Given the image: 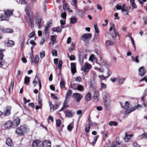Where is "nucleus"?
Wrapping results in <instances>:
<instances>
[{
  "label": "nucleus",
  "mask_w": 147,
  "mask_h": 147,
  "mask_svg": "<svg viewBox=\"0 0 147 147\" xmlns=\"http://www.w3.org/2000/svg\"><path fill=\"white\" fill-rule=\"evenodd\" d=\"M20 120L19 117H17L13 122L8 121L6 122L4 124V126L5 128H14L17 127L20 124Z\"/></svg>",
  "instance_id": "nucleus-1"
},
{
  "label": "nucleus",
  "mask_w": 147,
  "mask_h": 147,
  "mask_svg": "<svg viewBox=\"0 0 147 147\" xmlns=\"http://www.w3.org/2000/svg\"><path fill=\"white\" fill-rule=\"evenodd\" d=\"M110 28L109 29L110 31H111L113 29L114 33H112L111 34L112 36V38L114 42L115 41V37L117 36H118L119 37H120L119 33L118 32L117 30L115 28V24L111 22L110 23Z\"/></svg>",
  "instance_id": "nucleus-2"
},
{
  "label": "nucleus",
  "mask_w": 147,
  "mask_h": 147,
  "mask_svg": "<svg viewBox=\"0 0 147 147\" xmlns=\"http://www.w3.org/2000/svg\"><path fill=\"white\" fill-rule=\"evenodd\" d=\"M29 131V129L24 126H21L20 127L17 128L16 130V134L22 136L25 133Z\"/></svg>",
  "instance_id": "nucleus-3"
},
{
  "label": "nucleus",
  "mask_w": 147,
  "mask_h": 147,
  "mask_svg": "<svg viewBox=\"0 0 147 147\" xmlns=\"http://www.w3.org/2000/svg\"><path fill=\"white\" fill-rule=\"evenodd\" d=\"M102 97L104 102L105 103L110 102L111 100V97L108 92L104 91L102 92Z\"/></svg>",
  "instance_id": "nucleus-4"
},
{
  "label": "nucleus",
  "mask_w": 147,
  "mask_h": 147,
  "mask_svg": "<svg viewBox=\"0 0 147 147\" xmlns=\"http://www.w3.org/2000/svg\"><path fill=\"white\" fill-rule=\"evenodd\" d=\"M11 108L10 106L6 107L4 109L2 114L4 116H8L11 113Z\"/></svg>",
  "instance_id": "nucleus-5"
},
{
  "label": "nucleus",
  "mask_w": 147,
  "mask_h": 147,
  "mask_svg": "<svg viewBox=\"0 0 147 147\" xmlns=\"http://www.w3.org/2000/svg\"><path fill=\"white\" fill-rule=\"evenodd\" d=\"M82 95L77 93H75L73 94V97L76 99L78 102H79L82 98Z\"/></svg>",
  "instance_id": "nucleus-6"
},
{
  "label": "nucleus",
  "mask_w": 147,
  "mask_h": 147,
  "mask_svg": "<svg viewBox=\"0 0 147 147\" xmlns=\"http://www.w3.org/2000/svg\"><path fill=\"white\" fill-rule=\"evenodd\" d=\"M41 21L42 18L40 17L39 16L37 18H36V21L35 22L36 24L38 26V29H40L41 27Z\"/></svg>",
  "instance_id": "nucleus-7"
},
{
  "label": "nucleus",
  "mask_w": 147,
  "mask_h": 147,
  "mask_svg": "<svg viewBox=\"0 0 147 147\" xmlns=\"http://www.w3.org/2000/svg\"><path fill=\"white\" fill-rule=\"evenodd\" d=\"M0 32L4 33H12L13 31L12 29L9 28H3V27L0 26Z\"/></svg>",
  "instance_id": "nucleus-8"
},
{
  "label": "nucleus",
  "mask_w": 147,
  "mask_h": 147,
  "mask_svg": "<svg viewBox=\"0 0 147 147\" xmlns=\"http://www.w3.org/2000/svg\"><path fill=\"white\" fill-rule=\"evenodd\" d=\"M38 81L39 82V90H40L41 87V84L40 83V80H39L38 77L37 76V75H36L35 77L34 80L33 82V83L34 86H36V84L37 83Z\"/></svg>",
  "instance_id": "nucleus-9"
},
{
  "label": "nucleus",
  "mask_w": 147,
  "mask_h": 147,
  "mask_svg": "<svg viewBox=\"0 0 147 147\" xmlns=\"http://www.w3.org/2000/svg\"><path fill=\"white\" fill-rule=\"evenodd\" d=\"M42 144L41 142L38 140H36L33 142L32 146V147H40Z\"/></svg>",
  "instance_id": "nucleus-10"
},
{
  "label": "nucleus",
  "mask_w": 147,
  "mask_h": 147,
  "mask_svg": "<svg viewBox=\"0 0 147 147\" xmlns=\"http://www.w3.org/2000/svg\"><path fill=\"white\" fill-rule=\"evenodd\" d=\"M93 98L94 101L97 102L99 99V92L98 91H95L94 95Z\"/></svg>",
  "instance_id": "nucleus-11"
},
{
  "label": "nucleus",
  "mask_w": 147,
  "mask_h": 147,
  "mask_svg": "<svg viewBox=\"0 0 147 147\" xmlns=\"http://www.w3.org/2000/svg\"><path fill=\"white\" fill-rule=\"evenodd\" d=\"M38 104L39 105L36 106L35 107V109L36 110H38L40 109L41 108L42 106V104L41 103V102L42 101V99L41 98L40 93L39 94L38 96Z\"/></svg>",
  "instance_id": "nucleus-12"
},
{
  "label": "nucleus",
  "mask_w": 147,
  "mask_h": 147,
  "mask_svg": "<svg viewBox=\"0 0 147 147\" xmlns=\"http://www.w3.org/2000/svg\"><path fill=\"white\" fill-rule=\"evenodd\" d=\"M90 67L91 65L90 64L86 63L85 65L82 67V70H83L85 72H88Z\"/></svg>",
  "instance_id": "nucleus-13"
},
{
  "label": "nucleus",
  "mask_w": 147,
  "mask_h": 147,
  "mask_svg": "<svg viewBox=\"0 0 147 147\" xmlns=\"http://www.w3.org/2000/svg\"><path fill=\"white\" fill-rule=\"evenodd\" d=\"M91 34H85L82 36L81 39L83 41H85L89 38L91 36Z\"/></svg>",
  "instance_id": "nucleus-14"
},
{
  "label": "nucleus",
  "mask_w": 147,
  "mask_h": 147,
  "mask_svg": "<svg viewBox=\"0 0 147 147\" xmlns=\"http://www.w3.org/2000/svg\"><path fill=\"white\" fill-rule=\"evenodd\" d=\"M5 50V49L0 50V67H1L3 65L2 60L4 55L2 52Z\"/></svg>",
  "instance_id": "nucleus-15"
},
{
  "label": "nucleus",
  "mask_w": 147,
  "mask_h": 147,
  "mask_svg": "<svg viewBox=\"0 0 147 147\" xmlns=\"http://www.w3.org/2000/svg\"><path fill=\"white\" fill-rule=\"evenodd\" d=\"M138 72L139 76H142L145 74L146 70L143 67H142L139 68Z\"/></svg>",
  "instance_id": "nucleus-16"
},
{
  "label": "nucleus",
  "mask_w": 147,
  "mask_h": 147,
  "mask_svg": "<svg viewBox=\"0 0 147 147\" xmlns=\"http://www.w3.org/2000/svg\"><path fill=\"white\" fill-rule=\"evenodd\" d=\"M49 23H47L46 24V25L45 27V28L44 30V32L46 35L49 33L48 31L50 27L49 24H51V21H49Z\"/></svg>",
  "instance_id": "nucleus-17"
},
{
  "label": "nucleus",
  "mask_w": 147,
  "mask_h": 147,
  "mask_svg": "<svg viewBox=\"0 0 147 147\" xmlns=\"http://www.w3.org/2000/svg\"><path fill=\"white\" fill-rule=\"evenodd\" d=\"M42 147H51V142L49 140H47L42 143Z\"/></svg>",
  "instance_id": "nucleus-18"
},
{
  "label": "nucleus",
  "mask_w": 147,
  "mask_h": 147,
  "mask_svg": "<svg viewBox=\"0 0 147 147\" xmlns=\"http://www.w3.org/2000/svg\"><path fill=\"white\" fill-rule=\"evenodd\" d=\"M71 68L72 73L74 74L76 72V65L74 63H71Z\"/></svg>",
  "instance_id": "nucleus-19"
},
{
  "label": "nucleus",
  "mask_w": 147,
  "mask_h": 147,
  "mask_svg": "<svg viewBox=\"0 0 147 147\" xmlns=\"http://www.w3.org/2000/svg\"><path fill=\"white\" fill-rule=\"evenodd\" d=\"M121 11L123 12L125 15H128V12L127 11V8L125 6V5L124 4L122 6Z\"/></svg>",
  "instance_id": "nucleus-20"
},
{
  "label": "nucleus",
  "mask_w": 147,
  "mask_h": 147,
  "mask_svg": "<svg viewBox=\"0 0 147 147\" xmlns=\"http://www.w3.org/2000/svg\"><path fill=\"white\" fill-rule=\"evenodd\" d=\"M6 144L9 146L11 147L13 146L12 141L10 138H8L7 139L6 141Z\"/></svg>",
  "instance_id": "nucleus-21"
},
{
  "label": "nucleus",
  "mask_w": 147,
  "mask_h": 147,
  "mask_svg": "<svg viewBox=\"0 0 147 147\" xmlns=\"http://www.w3.org/2000/svg\"><path fill=\"white\" fill-rule=\"evenodd\" d=\"M4 13L6 17L8 18L10 16H12L13 14V12L10 10H7L5 11Z\"/></svg>",
  "instance_id": "nucleus-22"
},
{
  "label": "nucleus",
  "mask_w": 147,
  "mask_h": 147,
  "mask_svg": "<svg viewBox=\"0 0 147 147\" xmlns=\"http://www.w3.org/2000/svg\"><path fill=\"white\" fill-rule=\"evenodd\" d=\"M125 137L124 139V140L125 142H128L130 140V138L133 136V134H131L130 135H127V133L125 134Z\"/></svg>",
  "instance_id": "nucleus-23"
},
{
  "label": "nucleus",
  "mask_w": 147,
  "mask_h": 147,
  "mask_svg": "<svg viewBox=\"0 0 147 147\" xmlns=\"http://www.w3.org/2000/svg\"><path fill=\"white\" fill-rule=\"evenodd\" d=\"M72 93V91L71 90H69L67 92L66 95L65 99L69 100L70 99L69 96Z\"/></svg>",
  "instance_id": "nucleus-24"
},
{
  "label": "nucleus",
  "mask_w": 147,
  "mask_h": 147,
  "mask_svg": "<svg viewBox=\"0 0 147 147\" xmlns=\"http://www.w3.org/2000/svg\"><path fill=\"white\" fill-rule=\"evenodd\" d=\"M63 9L64 10H67L69 12H72V10H71L70 8H69V6L67 4H65L63 6Z\"/></svg>",
  "instance_id": "nucleus-25"
},
{
  "label": "nucleus",
  "mask_w": 147,
  "mask_h": 147,
  "mask_svg": "<svg viewBox=\"0 0 147 147\" xmlns=\"http://www.w3.org/2000/svg\"><path fill=\"white\" fill-rule=\"evenodd\" d=\"M68 100H69L65 99L63 104V106L62 107V109H64L68 107L69 105L68 104Z\"/></svg>",
  "instance_id": "nucleus-26"
},
{
  "label": "nucleus",
  "mask_w": 147,
  "mask_h": 147,
  "mask_svg": "<svg viewBox=\"0 0 147 147\" xmlns=\"http://www.w3.org/2000/svg\"><path fill=\"white\" fill-rule=\"evenodd\" d=\"M74 89L75 90L77 89L80 91H82L84 90V88L82 86L80 85H78L77 86V88L74 87Z\"/></svg>",
  "instance_id": "nucleus-27"
},
{
  "label": "nucleus",
  "mask_w": 147,
  "mask_h": 147,
  "mask_svg": "<svg viewBox=\"0 0 147 147\" xmlns=\"http://www.w3.org/2000/svg\"><path fill=\"white\" fill-rule=\"evenodd\" d=\"M91 94L90 92L88 93L85 97V99L87 101H90L91 99Z\"/></svg>",
  "instance_id": "nucleus-28"
},
{
  "label": "nucleus",
  "mask_w": 147,
  "mask_h": 147,
  "mask_svg": "<svg viewBox=\"0 0 147 147\" xmlns=\"http://www.w3.org/2000/svg\"><path fill=\"white\" fill-rule=\"evenodd\" d=\"M83 55L81 53H80L79 54V61L81 65H82L83 63Z\"/></svg>",
  "instance_id": "nucleus-29"
},
{
  "label": "nucleus",
  "mask_w": 147,
  "mask_h": 147,
  "mask_svg": "<svg viewBox=\"0 0 147 147\" xmlns=\"http://www.w3.org/2000/svg\"><path fill=\"white\" fill-rule=\"evenodd\" d=\"M14 44V42L12 40H9L6 43V45L7 47H12Z\"/></svg>",
  "instance_id": "nucleus-30"
},
{
  "label": "nucleus",
  "mask_w": 147,
  "mask_h": 147,
  "mask_svg": "<svg viewBox=\"0 0 147 147\" xmlns=\"http://www.w3.org/2000/svg\"><path fill=\"white\" fill-rule=\"evenodd\" d=\"M30 78L27 76H26L24 78V84L26 85H28L30 82Z\"/></svg>",
  "instance_id": "nucleus-31"
},
{
  "label": "nucleus",
  "mask_w": 147,
  "mask_h": 147,
  "mask_svg": "<svg viewBox=\"0 0 147 147\" xmlns=\"http://www.w3.org/2000/svg\"><path fill=\"white\" fill-rule=\"evenodd\" d=\"M56 36L55 35H51V40L52 42V44H53L55 42H56Z\"/></svg>",
  "instance_id": "nucleus-32"
},
{
  "label": "nucleus",
  "mask_w": 147,
  "mask_h": 147,
  "mask_svg": "<svg viewBox=\"0 0 147 147\" xmlns=\"http://www.w3.org/2000/svg\"><path fill=\"white\" fill-rule=\"evenodd\" d=\"M114 42L109 40H107L106 41L105 45L106 46L113 45H114Z\"/></svg>",
  "instance_id": "nucleus-33"
},
{
  "label": "nucleus",
  "mask_w": 147,
  "mask_h": 147,
  "mask_svg": "<svg viewBox=\"0 0 147 147\" xmlns=\"http://www.w3.org/2000/svg\"><path fill=\"white\" fill-rule=\"evenodd\" d=\"M14 84V81H12L11 82L10 86L9 87V92H10L11 91L13 90V88Z\"/></svg>",
  "instance_id": "nucleus-34"
},
{
  "label": "nucleus",
  "mask_w": 147,
  "mask_h": 147,
  "mask_svg": "<svg viewBox=\"0 0 147 147\" xmlns=\"http://www.w3.org/2000/svg\"><path fill=\"white\" fill-rule=\"evenodd\" d=\"M139 107L141 108L142 107V106L140 105H138L137 106L131 108L130 109V110L132 112L133 111H134L136 109H138Z\"/></svg>",
  "instance_id": "nucleus-35"
},
{
  "label": "nucleus",
  "mask_w": 147,
  "mask_h": 147,
  "mask_svg": "<svg viewBox=\"0 0 147 147\" xmlns=\"http://www.w3.org/2000/svg\"><path fill=\"white\" fill-rule=\"evenodd\" d=\"M125 80L124 78H119L118 79V83L119 85H121L123 84V82Z\"/></svg>",
  "instance_id": "nucleus-36"
},
{
  "label": "nucleus",
  "mask_w": 147,
  "mask_h": 147,
  "mask_svg": "<svg viewBox=\"0 0 147 147\" xmlns=\"http://www.w3.org/2000/svg\"><path fill=\"white\" fill-rule=\"evenodd\" d=\"M60 87L61 88H64L65 90L66 89L65 87V84L63 80H61L60 82Z\"/></svg>",
  "instance_id": "nucleus-37"
},
{
  "label": "nucleus",
  "mask_w": 147,
  "mask_h": 147,
  "mask_svg": "<svg viewBox=\"0 0 147 147\" xmlns=\"http://www.w3.org/2000/svg\"><path fill=\"white\" fill-rule=\"evenodd\" d=\"M65 116L68 117H71L72 116L71 113L69 111H66L65 112Z\"/></svg>",
  "instance_id": "nucleus-38"
},
{
  "label": "nucleus",
  "mask_w": 147,
  "mask_h": 147,
  "mask_svg": "<svg viewBox=\"0 0 147 147\" xmlns=\"http://www.w3.org/2000/svg\"><path fill=\"white\" fill-rule=\"evenodd\" d=\"M75 49V44L73 43L72 42L71 44V46L70 47L69 51L70 52H71L72 51L74 50Z\"/></svg>",
  "instance_id": "nucleus-39"
},
{
  "label": "nucleus",
  "mask_w": 147,
  "mask_h": 147,
  "mask_svg": "<svg viewBox=\"0 0 147 147\" xmlns=\"http://www.w3.org/2000/svg\"><path fill=\"white\" fill-rule=\"evenodd\" d=\"M109 125L111 126L112 125L117 126L118 125V123L115 121H111L109 122Z\"/></svg>",
  "instance_id": "nucleus-40"
},
{
  "label": "nucleus",
  "mask_w": 147,
  "mask_h": 147,
  "mask_svg": "<svg viewBox=\"0 0 147 147\" xmlns=\"http://www.w3.org/2000/svg\"><path fill=\"white\" fill-rule=\"evenodd\" d=\"M27 15L30 16V12L31 11V9L29 7L27 6L25 9Z\"/></svg>",
  "instance_id": "nucleus-41"
},
{
  "label": "nucleus",
  "mask_w": 147,
  "mask_h": 147,
  "mask_svg": "<svg viewBox=\"0 0 147 147\" xmlns=\"http://www.w3.org/2000/svg\"><path fill=\"white\" fill-rule=\"evenodd\" d=\"M77 21V19L75 18H70V22L72 24H75Z\"/></svg>",
  "instance_id": "nucleus-42"
},
{
  "label": "nucleus",
  "mask_w": 147,
  "mask_h": 147,
  "mask_svg": "<svg viewBox=\"0 0 147 147\" xmlns=\"http://www.w3.org/2000/svg\"><path fill=\"white\" fill-rule=\"evenodd\" d=\"M64 28V27L62 26H59L56 28V32H61V29Z\"/></svg>",
  "instance_id": "nucleus-43"
},
{
  "label": "nucleus",
  "mask_w": 147,
  "mask_h": 147,
  "mask_svg": "<svg viewBox=\"0 0 147 147\" xmlns=\"http://www.w3.org/2000/svg\"><path fill=\"white\" fill-rule=\"evenodd\" d=\"M0 18L2 20H8L9 19L8 18L6 17L5 15H1Z\"/></svg>",
  "instance_id": "nucleus-44"
},
{
  "label": "nucleus",
  "mask_w": 147,
  "mask_h": 147,
  "mask_svg": "<svg viewBox=\"0 0 147 147\" xmlns=\"http://www.w3.org/2000/svg\"><path fill=\"white\" fill-rule=\"evenodd\" d=\"M40 58L42 59L45 57V52L44 51H42L40 53Z\"/></svg>",
  "instance_id": "nucleus-45"
},
{
  "label": "nucleus",
  "mask_w": 147,
  "mask_h": 147,
  "mask_svg": "<svg viewBox=\"0 0 147 147\" xmlns=\"http://www.w3.org/2000/svg\"><path fill=\"white\" fill-rule=\"evenodd\" d=\"M96 58L93 55H91L89 58V60L92 61H93V60H96Z\"/></svg>",
  "instance_id": "nucleus-46"
},
{
  "label": "nucleus",
  "mask_w": 147,
  "mask_h": 147,
  "mask_svg": "<svg viewBox=\"0 0 147 147\" xmlns=\"http://www.w3.org/2000/svg\"><path fill=\"white\" fill-rule=\"evenodd\" d=\"M116 8L117 10L121 9L122 6L121 5V3H119L116 6Z\"/></svg>",
  "instance_id": "nucleus-47"
},
{
  "label": "nucleus",
  "mask_w": 147,
  "mask_h": 147,
  "mask_svg": "<svg viewBox=\"0 0 147 147\" xmlns=\"http://www.w3.org/2000/svg\"><path fill=\"white\" fill-rule=\"evenodd\" d=\"M39 56L38 55H36L35 57V59L34 60V63H38L39 61Z\"/></svg>",
  "instance_id": "nucleus-48"
},
{
  "label": "nucleus",
  "mask_w": 147,
  "mask_h": 147,
  "mask_svg": "<svg viewBox=\"0 0 147 147\" xmlns=\"http://www.w3.org/2000/svg\"><path fill=\"white\" fill-rule=\"evenodd\" d=\"M51 52L53 56H57V51L56 50H53Z\"/></svg>",
  "instance_id": "nucleus-49"
},
{
  "label": "nucleus",
  "mask_w": 147,
  "mask_h": 147,
  "mask_svg": "<svg viewBox=\"0 0 147 147\" xmlns=\"http://www.w3.org/2000/svg\"><path fill=\"white\" fill-rule=\"evenodd\" d=\"M94 29L95 30L96 32L98 34V33L99 32V30H98V26H97V24H94Z\"/></svg>",
  "instance_id": "nucleus-50"
},
{
  "label": "nucleus",
  "mask_w": 147,
  "mask_h": 147,
  "mask_svg": "<svg viewBox=\"0 0 147 147\" xmlns=\"http://www.w3.org/2000/svg\"><path fill=\"white\" fill-rule=\"evenodd\" d=\"M129 106V102L127 101L125 102V105L124 107L125 109H127L128 108V107Z\"/></svg>",
  "instance_id": "nucleus-51"
},
{
  "label": "nucleus",
  "mask_w": 147,
  "mask_h": 147,
  "mask_svg": "<svg viewBox=\"0 0 147 147\" xmlns=\"http://www.w3.org/2000/svg\"><path fill=\"white\" fill-rule=\"evenodd\" d=\"M73 124L72 123L68 125L67 129L69 130H71L73 128Z\"/></svg>",
  "instance_id": "nucleus-52"
},
{
  "label": "nucleus",
  "mask_w": 147,
  "mask_h": 147,
  "mask_svg": "<svg viewBox=\"0 0 147 147\" xmlns=\"http://www.w3.org/2000/svg\"><path fill=\"white\" fill-rule=\"evenodd\" d=\"M56 124L58 127L60 126L61 124V121L60 119H58L56 121Z\"/></svg>",
  "instance_id": "nucleus-53"
},
{
  "label": "nucleus",
  "mask_w": 147,
  "mask_h": 147,
  "mask_svg": "<svg viewBox=\"0 0 147 147\" xmlns=\"http://www.w3.org/2000/svg\"><path fill=\"white\" fill-rule=\"evenodd\" d=\"M90 125H87L86 126L85 129V131L86 132H87L89 131L90 129Z\"/></svg>",
  "instance_id": "nucleus-54"
},
{
  "label": "nucleus",
  "mask_w": 147,
  "mask_h": 147,
  "mask_svg": "<svg viewBox=\"0 0 147 147\" xmlns=\"http://www.w3.org/2000/svg\"><path fill=\"white\" fill-rule=\"evenodd\" d=\"M62 63L63 62L62 61H59V65L58 66L59 69H61L62 65Z\"/></svg>",
  "instance_id": "nucleus-55"
},
{
  "label": "nucleus",
  "mask_w": 147,
  "mask_h": 147,
  "mask_svg": "<svg viewBox=\"0 0 147 147\" xmlns=\"http://www.w3.org/2000/svg\"><path fill=\"white\" fill-rule=\"evenodd\" d=\"M131 57L132 58V60L134 61H135L136 62V63H138L139 61L138 60V56H137L136 58H135V60H134L133 57Z\"/></svg>",
  "instance_id": "nucleus-56"
},
{
  "label": "nucleus",
  "mask_w": 147,
  "mask_h": 147,
  "mask_svg": "<svg viewBox=\"0 0 147 147\" xmlns=\"http://www.w3.org/2000/svg\"><path fill=\"white\" fill-rule=\"evenodd\" d=\"M49 105L50 107V109L51 110V109H53V111H54V105H53L52 104V102L51 101H50L49 102Z\"/></svg>",
  "instance_id": "nucleus-57"
},
{
  "label": "nucleus",
  "mask_w": 147,
  "mask_h": 147,
  "mask_svg": "<svg viewBox=\"0 0 147 147\" xmlns=\"http://www.w3.org/2000/svg\"><path fill=\"white\" fill-rule=\"evenodd\" d=\"M97 137L96 136H95L94 138V140L92 142V145L94 146V144L96 143L97 141Z\"/></svg>",
  "instance_id": "nucleus-58"
},
{
  "label": "nucleus",
  "mask_w": 147,
  "mask_h": 147,
  "mask_svg": "<svg viewBox=\"0 0 147 147\" xmlns=\"http://www.w3.org/2000/svg\"><path fill=\"white\" fill-rule=\"evenodd\" d=\"M68 57H69V59L71 60H74L75 58V56L73 55H71L70 57L69 56Z\"/></svg>",
  "instance_id": "nucleus-59"
},
{
  "label": "nucleus",
  "mask_w": 147,
  "mask_h": 147,
  "mask_svg": "<svg viewBox=\"0 0 147 147\" xmlns=\"http://www.w3.org/2000/svg\"><path fill=\"white\" fill-rule=\"evenodd\" d=\"M30 44L32 45L33 46H35L36 44L35 42L33 40H31L30 41Z\"/></svg>",
  "instance_id": "nucleus-60"
},
{
  "label": "nucleus",
  "mask_w": 147,
  "mask_h": 147,
  "mask_svg": "<svg viewBox=\"0 0 147 147\" xmlns=\"http://www.w3.org/2000/svg\"><path fill=\"white\" fill-rule=\"evenodd\" d=\"M77 0H72V1L74 4V5L76 8H77Z\"/></svg>",
  "instance_id": "nucleus-61"
},
{
  "label": "nucleus",
  "mask_w": 147,
  "mask_h": 147,
  "mask_svg": "<svg viewBox=\"0 0 147 147\" xmlns=\"http://www.w3.org/2000/svg\"><path fill=\"white\" fill-rule=\"evenodd\" d=\"M35 34L34 32L31 33L29 35V37L30 38H32L34 36Z\"/></svg>",
  "instance_id": "nucleus-62"
},
{
  "label": "nucleus",
  "mask_w": 147,
  "mask_h": 147,
  "mask_svg": "<svg viewBox=\"0 0 147 147\" xmlns=\"http://www.w3.org/2000/svg\"><path fill=\"white\" fill-rule=\"evenodd\" d=\"M115 18L114 19H117L119 20V17L118 16V13H116L114 14Z\"/></svg>",
  "instance_id": "nucleus-63"
},
{
  "label": "nucleus",
  "mask_w": 147,
  "mask_h": 147,
  "mask_svg": "<svg viewBox=\"0 0 147 147\" xmlns=\"http://www.w3.org/2000/svg\"><path fill=\"white\" fill-rule=\"evenodd\" d=\"M134 147H141L136 142H134L133 144Z\"/></svg>",
  "instance_id": "nucleus-64"
}]
</instances>
